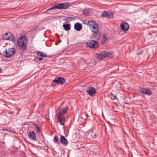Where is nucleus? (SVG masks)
Instances as JSON below:
<instances>
[{
	"label": "nucleus",
	"mask_w": 157,
	"mask_h": 157,
	"mask_svg": "<svg viewBox=\"0 0 157 157\" xmlns=\"http://www.w3.org/2000/svg\"><path fill=\"white\" fill-rule=\"evenodd\" d=\"M53 83L56 82L59 84H63L65 83V79L62 77H58L56 78L55 79L53 80Z\"/></svg>",
	"instance_id": "nucleus-9"
},
{
	"label": "nucleus",
	"mask_w": 157,
	"mask_h": 157,
	"mask_svg": "<svg viewBox=\"0 0 157 157\" xmlns=\"http://www.w3.org/2000/svg\"><path fill=\"white\" fill-rule=\"evenodd\" d=\"M96 54L98 55V58L101 59L105 57L111 58L113 56L111 52L106 51L99 52Z\"/></svg>",
	"instance_id": "nucleus-3"
},
{
	"label": "nucleus",
	"mask_w": 157,
	"mask_h": 157,
	"mask_svg": "<svg viewBox=\"0 0 157 157\" xmlns=\"http://www.w3.org/2000/svg\"><path fill=\"white\" fill-rule=\"evenodd\" d=\"M88 24L90 26V27H92L93 26L96 25V24H98L95 21L92 20L88 21Z\"/></svg>",
	"instance_id": "nucleus-17"
},
{
	"label": "nucleus",
	"mask_w": 157,
	"mask_h": 157,
	"mask_svg": "<svg viewBox=\"0 0 157 157\" xmlns=\"http://www.w3.org/2000/svg\"><path fill=\"white\" fill-rule=\"evenodd\" d=\"M37 54L38 56H41L43 57H45L46 56V55L45 54H44L40 52H37Z\"/></svg>",
	"instance_id": "nucleus-22"
},
{
	"label": "nucleus",
	"mask_w": 157,
	"mask_h": 157,
	"mask_svg": "<svg viewBox=\"0 0 157 157\" xmlns=\"http://www.w3.org/2000/svg\"><path fill=\"white\" fill-rule=\"evenodd\" d=\"M101 16L103 17H105L106 18H109V15L106 11L103 12L101 14Z\"/></svg>",
	"instance_id": "nucleus-18"
},
{
	"label": "nucleus",
	"mask_w": 157,
	"mask_h": 157,
	"mask_svg": "<svg viewBox=\"0 0 157 157\" xmlns=\"http://www.w3.org/2000/svg\"><path fill=\"white\" fill-rule=\"evenodd\" d=\"M69 7V6L67 3H58L52 6L51 8L48 10L47 11L56 9H66L68 8Z\"/></svg>",
	"instance_id": "nucleus-2"
},
{
	"label": "nucleus",
	"mask_w": 157,
	"mask_h": 157,
	"mask_svg": "<svg viewBox=\"0 0 157 157\" xmlns=\"http://www.w3.org/2000/svg\"><path fill=\"white\" fill-rule=\"evenodd\" d=\"M53 141L55 143L59 144V139L56 136H55L53 139Z\"/></svg>",
	"instance_id": "nucleus-20"
},
{
	"label": "nucleus",
	"mask_w": 157,
	"mask_h": 157,
	"mask_svg": "<svg viewBox=\"0 0 157 157\" xmlns=\"http://www.w3.org/2000/svg\"><path fill=\"white\" fill-rule=\"evenodd\" d=\"M82 28V24L79 23L77 22L74 25V29L77 31H80Z\"/></svg>",
	"instance_id": "nucleus-13"
},
{
	"label": "nucleus",
	"mask_w": 157,
	"mask_h": 157,
	"mask_svg": "<svg viewBox=\"0 0 157 157\" xmlns=\"http://www.w3.org/2000/svg\"><path fill=\"white\" fill-rule=\"evenodd\" d=\"M74 19L73 17H67L66 18V20L67 21H71Z\"/></svg>",
	"instance_id": "nucleus-26"
},
{
	"label": "nucleus",
	"mask_w": 157,
	"mask_h": 157,
	"mask_svg": "<svg viewBox=\"0 0 157 157\" xmlns=\"http://www.w3.org/2000/svg\"><path fill=\"white\" fill-rule=\"evenodd\" d=\"M14 51L15 50L13 48H9L4 51L3 55L7 58H9L13 55Z\"/></svg>",
	"instance_id": "nucleus-7"
},
{
	"label": "nucleus",
	"mask_w": 157,
	"mask_h": 157,
	"mask_svg": "<svg viewBox=\"0 0 157 157\" xmlns=\"http://www.w3.org/2000/svg\"><path fill=\"white\" fill-rule=\"evenodd\" d=\"M38 59L39 61H41L43 59L41 58H38Z\"/></svg>",
	"instance_id": "nucleus-28"
},
{
	"label": "nucleus",
	"mask_w": 157,
	"mask_h": 157,
	"mask_svg": "<svg viewBox=\"0 0 157 157\" xmlns=\"http://www.w3.org/2000/svg\"><path fill=\"white\" fill-rule=\"evenodd\" d=\"M57 118L58 121L59 123L61 125H63L65 122L64 116L63 115H60L58 114Z\"/></svg>",
	"instance_id": "nucleus-10"
},
{
	"label": "nucleus",
	"mask_w": 157,
	"mask_h": 157,
	"mask_svg": "<svg viewBox=\"0 0 157 157\" xmlns=\"http://www.w3.org/2000/svg\"><path fill=\"white\" fill-rule=\"evenodd\" d=\"M141 91L142 93H144L148 95H150L152 93L150 90L146 89H142Z\"/></svg>",
	"instance_id": "nucleus-16"
},
{
	"label": "nucleus",
	"mask_w": 157,
	"mask_h": 157,
	"mask_svg": "<svg viewBox=\"0 0 157 157\" xmlns=\"http://www.w3.org/2000/svg\"><path fill=\"white\" fill-rule=\"evenodd\" d=\"M36 125V132H38L40 131V129L39 127L36 124H35Z\"/></svg>",
	"instance_id": "nucleus-25"
},
{
	"label": "nucleus",
	"mask_w": 157,
	"mask_h": 157,
	"mask_svg": "<svg viewBox=\"0 0 157 157\" xmlns=\"http://www.w3.org/2000/svg\"><path fill=\"white\" fill-rule=\"evenodd\" d=\"M63 27L64 29L66 31H68L70 29L69 27V25L68 24H64L63 25Z\"/></svg>",
	"instance_id": "nucleus-19"
},
{
	"label": "nucleus",
	"mask_w": 157,
	"mask_h": 157,
	"mask_svg": "<svg viewBox=\"0 0 157 157\" xmlns=\"http://www.w3.org/2000/svg\"><path fill=\"white\" fill-rule=\"evenodd\" d=\"M2 71V69L0 68V73H1Z\"/></svg>",
	"instance_id": "nucleus-29"
},
{
	"label": "nucleus",
	"mask_w": 157,
	"mask_h": 157,
	"mask_svg": "<svg viewBox=\"0 0 157 157\" xmlns=\"http://www.w3.org/2000/svg\"><path fill=\"white\" fill-rule=\"evenodd\" d=\"M82 13L85 16H88L89 15V11L86 10H83L82 11Z\"/></svg>",
	"instance_id": "nucleus-21"
},
{
	"label": "nucleus",
	"mask_w": 157,
	"mask_h": 157,
	"mask_svg": "<svg viewBox=\"0 0 157 157\" xmlns=\"http://www.w3.org/2000/svg\"><path fill=\"white\" fill-rule=\"evenodd\" d=\"M107 40V38L105 37V35L103 36V37L101 39V40L102 43V44L104 43Z\"/></svg>",
	"instance_id": "nucleus-23"
},
{
	"label": "nucleus",
	"mask_w": 157,
	"mask_h": 157,
	"mask_svg": "<svg viewBox=\"0 0 157 157\" xmlns=\"http://www.w3.org/2000/svg\"><path fill=\"white\" fill-rule=\"evenodd\" d=\"M2 40H9L13 41L15 40L13 34L10 33H6L2 36Z\"/></svg>",
	"instance_id": "nucleus-6"
},
{
	"label": "nucleus",
	"mask_w": 157,
	"mask_h": 157,
	"mask_svg": "<svg viewBox=\"0 0 157 157\" xmlns=\"http://www.w3.org/2000/svg\"><path fill=\"white\" fill-rule=\"evenodd\" d=\"M92 32L91 36V38H94L96 37L98 35L99 28L98 24H96V25L90 27Z\"/></svg>",
	"instance_id": "nucleus-4"
},
{
	"label": "nucleus",
	"mask_w": 157,
	"mask_h": 157,
	"mask_svg": "<svg viewBox=\"0 0 157 157\" xmlns=\"http://www.w3.org/2000/svg\"><path fill=\"white\" fill-rule=\"evenodd\" d=\"M86 45L87 47H89L93 49H96L98 46L97 42L93 40L89 41L88 42H87L86 43Z\"/></svg>",
	"instance_id": "nucleus-5"
},
{
	"label": "nucleus",
	"mask_w": 157,
	"mask_h": 157,
	"mask_svg": "<svg viewBox=\"0 0 157 157\" xmlns=\"http://www.w3.org/2000/svg\"><path fill=\"white\" fill-rule=\"evenodd\" d=\"M86 92L90 96H92L94 94L96 93L95 88L92 86H89L88 87Z\"/></svg>",
	"instance_id": "nucleus-8"
},
{
	"label": "nucleus",
	"mask_w": 157,
	"mask_h": 157,
	"mask_svg": "<svg viewBox=\"0 0 157 157\" xmlns=\"http://www.w3.org/2000/svg\"><path fill=\"white\" fill-rule=\"evenodd\" d=\"M68 109V108L67 107H66L63 108L59 111L58 114L59 115H63V114L67 112Z\"/></svg>",
	"instance_id": "nucleus-15"
},
{
	"label": "nucleus",
	"mask_w": 157,
	"mask_h": 157,
	"mask_svg": "<svg viewBox=\"0 0 157 157\" xmlns=\"http://www.w3.org/2000/svg\"><path fill=\"white\" fill-rule=\"evenodd\" d=\"M110 98L113 100H115L116 98V96L115 95L111 94L110 96Z\"/></svg>",
	"instance_id": "nucleus-24"
},
{
	"label": "nucleus",
	"mask_w": 157,
	"mask_h": 157,
	"mask_svg": "<svg viewBox=\"0 0 157 157\" xmlns=\"http://www.w3.org/2000/svg\"><path fill=\"white\" fill-rule=\"evenodd\" d=\"M29 137L32 140H35L36 138V133L33 131L30 132L28 134Z\"/></svg>",
	"instance_id": "nucleus-14"
},
{
	"label": "nucleus",
	"mask_w": 157,
	"mask_h": 157,
	"mask_svg": "<svg viewBox=\"0 0 157 157\" xmlns=\"http://www.w3.org/2000/svg\"><path fill=\"white\" fill-rule=\"evenodd\" d=\"M122 29L124 31H127L128 29L129 25L128 23L125 22H124L121 25Z\"/></svg>",
	"instance_id": "nucleus-12"
},
{
	"label": "nucleus",
	"mask_w": 157,
	"mask_h": 157,
	"mask_svg": "<svg viewBox=\"0 0 157 157\" xmlns=\"http://www.w3.org/2000/svg\"><path fill=\"white\" fill-rule=\"evenodd\" d=\"M27 40L25 37H21L17 40V45L21 48V49L25 50L27 48Z\"/></svg>",
	"instance_id": "nucleus-1"
},
{
	"label": "nucleus",
	"mask_w": 157,
	"mask_h": 157,
	"mask_svg": "<svg viewBox=\"0 0 157 157\" xmlns=\"http://www.w3.org/2000/svg\"><path fill=\"white\" fill-rule=\"evenodd\" d=\"M142 52H143V51H141L139 52L138 53V55H141V54L142 53Z\"/></svg>",
	"instance_id": "nucleus-27"
},
{
	"label": "nucleus",
	"mask_w": 157,
	"mask_h": 157,
	"mask_svg": "<svg viewBox=\"0 0 157 157\" xmlns=\"http://www.w3.org/2000/svg\"><path fill=\"white\" fill-rule=\"evenodd\" d=\"M60 142L63 145L66 146L68 143L67 139L63 136L61 135H60Z\"/></svg>",
	"instance_id": "nucleus-11"
}]
</instances>
